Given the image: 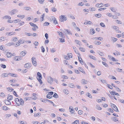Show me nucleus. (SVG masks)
I'll use <instances>...</instances> for the list:
<instances>
[{"label": "nucleus", "mask_w": 124, "mask_h": 124, "mask_svg": "<svg viewBox=\"0 0 124 124\" xmlns=\"http://www.w3.org/2000/svg\"><path fill=\"white\" fill-rule=\"evenodd\" d=\"M18 12V10L16 9H14L11 11L9 12V13L11 15H12Z\"/></svg>", "instance_id": "39448f33"}, {"label": "nucleus", "mask_w": 124, "mask_h": 124, "mask_svg": "<svg viewBox=\"0 0 124 124\" xmlns=\"http://www.w3.org/2000/svg\"><path fill=\"white\" fill-rule=\"evenodd\" d=\"M14 59L16 61H19L20 60L22 59L21 57L20 56H16L14 58Z\"/></svg>", "instance_id": "1a4fd4ad"}, {"label": "nucleus", "mask_w": 124, "mask_h": 124, "mask_svg": "<svg viewBox=\"0 0 124 124\" xmlns=\"http://www.w3.org/2000/svg\"><path fill=\"white\" fill-rule=\"evenodd\" d=\"M106 9V8H101L98 9V10L99 11H100L102 10H104Z\"/></svg>", "instance_id": "6e6d98bb"}, {"label": "nucleus", "mask_w": 124, "mask_h": 124, "mask_svg": "<svg viewBox=\"0 0 124 124\" xmlns=\"http://www.w3.org/2000/svg\"><path fill=\"white\" fill-rule=\"evenodd\" d=\"M59 39L60 40V41L61 42H65V40L64 39H63L62 38H60Z\"/></svg>", "instance_id": "4d7b16f0"}, {"label": "nucleus", "mask_w": 124, "mask_h": 124, "mask_svg": "<svg viewBox=\"0 0 124 124\" xmlns=\"http://www.w3.org/2000/svg\"><path fill=\"white\" fill-rule=\"evenodd\" d=\"M58 32L59 33V35L60 36V37L62 38H63V35L62 32Z\"/></svg>", "instance_id": "5fc2aeb1"}, {"label": "nucleus", "mask_w": 124, "mask_h": 124, "mask_svg": "<svg viewBox=\"0 0 124 124\" xmlns=\"http://www.w3.org/2000/svg\"><path fill=\"white\" fill-rule=\"evenodd\" d=\"M94 39H97L99 40L100 41H102L103 39V38L101 37H95Z\"/></svg>", "instance_id": "ea45409f"}, {"label": "nucleus", "mask_w": 124, "mask_h": 124, "mask_svg": "<svg viewBox=\"0 0 124 124\" xmlns=\"http://www.w3.org/2000/svg\"><path fill=\"white\" fill-rule=\"evenodd\" d=\"M79 49L80 50L82 51L83 52H84L85 51V49L83 47H79Z\"/></svg>", "instance_id": "c9c22d12"}, {"label": "nucleus", "mask_w": 124, "mask_h": 124, "mask_svg": "<svg viewBox=\"0 0 124 124\" xmlns=\"http://www.w3.org/2000/svg\"><path fill=\"white\" fill-rule=\"evenodd\" d=\"M41 99L42 100L41 101L45 103H46V101H47V100H48L47 99H45V100L43 99Z\"/></svg>", "instance_id": "e2e57ef3"}, {"label": "nucleus", "mask_w": 124, "mask_h": 124, "mask_svg": "<svg viewBox=\"0 0 124 124\" xmlns=\"http://www.w3.org/2000/svg\"><path fill=\"white\" fill-rule=\"evenodd\" d=\"M63 92L64 93L66 94H68L69 93V92L67 90L65 89L63 90Z\"/></svg>", "instance_id": "e433bc0d"}, {"label": "nucleus", "mask_w": 124, "mask_h": 124, "mask_svg": "<svg viewBox=\"0 0 124 124\" xmlns=\"http://www.w3.org/2000/svg\"><path fill=\"white\" fill-rule=\"evenodd\" d=\"M52 96L50 94H48L46 96V97L49 99L52 98Z\"/></svg>", "instance_id": "c03bdc74"}, {"label": "nucleus", "mask_w": 124, "mask_h": 124, "mask_svg": "<svg viewBox=\"0 0 124 124\" xmlns=\"http://www.w3.org/2000/svg\"><path fill=\"white\" fill-rule=\"evenodd\" d=\"M13 94L15 95L16 97H18V95L16 93V92L15 91H13Z\"/></svg>", "instance_id": "13d9d810"}, {"label": "nucleus", "mask_w": 124, "mask_h": 124, "mask_svg": "<svg viewBox=\"0 0 124 124\" xmlns=\"http://www.w3.org/2000/svg\"><path fill=\"white\" fill-rule=\"evenodd\" d=\"M89 57L91 59H92L95 61L96 60V58H95V57L94 56H92L91 55H90L89 56Z\"/></svg>", "instance_id": "c85d7f7f"}, {"label": "nucleus", "mask_w": 124, "mask_h": 124, "mask_svg": "<svg viewBox=\"0 0 124 124\" xmlns=\"http://www.w3.org/2000/svg\"><path fill=\"white\" fill-rule=\"evenodd\" d=\"M20 103H21V105H23L24 104V102L23 100L22 99H21L20 100Z\"/></svg>", "instance_id": "4c0bfd02"}, {"label": "nucleus", "mask_w": 124, "mask_h": 124, "mask_svg": "<svg viewBox=\"0 0 124 124\" xmlns=\"http://www.w3.org/2000/svg\"><path fill=\"white\" fill-rule=\"evenodd\" d=\"M69 108L70 111L71 112V113H74V110L72 107L70 106L69 107Z\"/></svg>", "instance_id": "f8f14e48"}, {"label": "nucleus", "mask_w": 124, "mask_h": 124, "mask_svg": "<svg viewBox=\"0 0 124 124\" xmlns=\"http://www.w3.org/2000/svg\"><path fill=\"white\" fill-rule=\"evenodd\" d=\"M26 54V53L25 51H22L20 53V55L21 56H20L21 57V58L22 57H23V56H24Z\"/></svg>", "instance_id": "9d476101"}, {"label": "nucleus", "mask_w": 124, "mask_h": 124, "mask_svg": "<svg viewBox=\"0 0 124 124\" xmlns=\"http://www.w3.org/2000/svg\"><path fill=\"white\" fill-rule=\"evenodd\" d=\"M64 30L67 31V33L68 34L72 35V33L70 31H69L68 29H64Z\"/></svg>", "instance_id": "393cba45"}, {"label": "nucleus", "mask_w": 124, "mask_h": 124, "mask_svg": "<svg viewBox=\"0 0 124 124\" xmlns=\"http://www.w3.org/2000/svg\"><path fill=\"white\" fill-rule=\"evenodd\" d=\"M100 25L102 27H105V25L104 24V23H101L100 24Z\"/></svg>", "instance_id": "052dcab7"}, {"label": "nucleus", "mask_w": 124, "mask_h": 124, "mask_svg": "<svg viewBox=\"0 0 124 124\" xmlns=\"http://www.w3.org/2000/svg\"><path fill=\"white\" fill-rule=\"evenodd\" d=\"M67 54L69 58H71L72 57V54L70 53H69Z\"/></svg>", "instance_id": "de8ad7c7"}, {"label": "nucleus", "mask_w": 124, "mask_h": 124, "mask_svg": "<svg viewBox=\"0 0 124 124\" xmlns=\"http://www.w3.org/2000/svg\"><path fill=\"white\" fill-rule=\"evenodd\" d=\"M24 23V22H21L18 23V25L20 26L23 25Z\"/></svg>", "instance_id": "0e129e2a"}, {"label": "nucleus", "mask_w": 124, "mask_h": 124, "mask_svg": "<svg viewBox=\"0 0 124 124\" xmlns=\"http://www.w3.org/2000/svg\"><path fill=\"white\" fill-rule=\"evenodd\" d=\"M110 105L114 111L117 112H119V110L117 107L115 105L112 103H110Z\"/></svg>", "instance_id": "7ed1b4c3"}, {"label": "nucleus", "mask_w": 124, "mask_h": 124, "mask_svg": "<svg viewBox=\"0 0 124 124\" xmlns=\"http://www.w3.org/2000/svg\"><path fill=\"white\" fill-rule=\"evenodd\" d=\"M13 40L15 42L17 41L18 40V39L16 37H14L13 38Z\"/></svg>", "instance_id": "69168bd1"}, {"label": "nucleus", "mask_w": 124, "mask_h": 124, "mask_svg": "<svg viewBox=\"0 0 124 124\" xmlns=\"http://www.w3.org/2000/svg\"><path fill=\"white\" fill-rule=\"evenodd\" d=\"M110 9L112 12H116V9L114 8H110Z\"/></svg>", "instance_id": "3c124183"}, {"label": "nucleus", "mask_w": 124, "mask_h": 124, "mask_svg": "<svg viewBox=\"0 0 124 124\" xmlns=\"http://www.w3.org/2000/svg\"><path fill=\"white\" fill-rule=\"evenodd\" d=\"M31 60L33 65L35 66H36L37 65V62L35 58L34 57H32L31 58Z\"/></svg>", "instance_id": "20e7f679"}, {"label": "nucleus", "mask_w": 124, "mask_h": 124, "mask_svg": "<svg viewBox=\"0 0 124 124\" xmlns=\"http://www.w3.org/2000/svg\"><path fill=\"white\" fill-rule=\"evenodd\" d=\"M31 8L29 7H24V9L27 10H29V9Z\"/></svg>", "instance_id": "680f3d73"}, {"label": "nucleus", "mask_w": 124, "mask_h": 124, "mask_svg": "<svg viewBox=\"0 0 124 124\" xmlns=\"http://www.w3.org/2000/svg\"><path fill=\"white\" fill-rule=\"evenodd\" d=\"M51 10L54 12H55L56 11V9L55 8L53 7L51 8Z\"/></svg>", "instance_id": "49530a36"}, {"label": "nucleus", "mask_w": 124, "mask_h": 124, "mask_svg": "<svg viewBox=\"0 0 124 124\" xmlns=\"http://www.w3.org/2000/svg\"><path fill=\"white\" fill-rule=\"evenodd\" d=\"M37 78L38 81L40 82V84H42L43 83L41 80L42 79V75L39 72H38L37 73Z\"/></svg>", "instance_id": "f257e3e1"}, {"label": "nucleus", "mask_w": 124, "mask_h": 124, "mask_svg": "<svg viewBox=\"0 0 124 124\" xmlns=\"http://www.w3.org/2000/svg\"><path fill=\"white\" fill-rule=\"evenodd\" d=\"M96 6L97 7L100 8L102 7V5L101 6V4H97L96 5Z\"/></svg>", "instance_id": "09e8293b"}, {"label": "nucleus", "mask_w": 124, "mask_h": 124, "mask_svg": "<svg viewBox=\"0 0 124 124\" xmlns=\"http://www.w3.org/2000/svg\"><path fill=\"white\" fill-rule=\"evenodd\" d=\"M67 77L66 76L64 75L62 76V78L63 79H68V77L66 78Z\"/></svg>", "instance_id": "864d4df0"}, {"label": "nucleus", "mask_w": 124, "mask_h": 124, "mask_svg": "<svg viewBox=\"0 0 124 124\" xmlns=\"http://www.w3.org/2000/svg\"><path fill=\"white\" fill-rule=\"evenodd\" d=\"M53 97L56 98H58V96L56 93H54V95H53Z\"/></svg>", "instance_id": "2f4dec72"}, {"label": "nucleus", "mask_w": 124, "mask_h": 124, "mask_svg": "<svg viewBox=\"0 0 124 124\" xmlns=\"http://www.w3.org/2000/svg\"><path fill=\"white\" fill-rule=\"evenodd\" d=\"M9 100H4V102L6 105H9L11 104V102Z\"/></svg>", "instance_id": "9b49d317"}, {"label": "nucleus", "mask_w": 124, "mask_h": 124, "mask_svg": "<svg viewBox=\"0 0 124 124\" xmlns=\"http://www.w3.org/2000/svg\"><path fill=\"white\" fill-rule=\"evenodd\" d=\"M53 79L51 77H48L47 79V81L48 83L50 84H51L52 82H53Z\"/></svg>", "instance_id": "423d86ee"}, {"label": "nucleus", "mask_w": 124, "mask_h": 124, "mask_svg": "<svg viewBox=\"0 0 124 124\" xmlns=\"http://www.w3.org/2000/svg\"><path fill=\"white\" fill-rule=\"evenodd\" d=\"M11 85L12 86H18L19 85V84H14L12 83L11 84Z\"/></svg>", "instance_id": "8fccbe9b"}, {"label": "nucleus", "mask_w": 124, "mask_h": 124, "mask_svg": "<svg viewBox=\"0 0 124 124\" xmlns=\"http://www.w3.org/2000/svg\"><path fill=\"white\" fill-rule=\"evenodd\" d=\"M95 16L96 17L100 18L101 17L102 15L100 14H95Z\"/></svg>", "instance_id": "b1692460"}, {"label": "nucleus", "mask_w": 124, "mask_h": 124, "mask_svg": "<svg viewBox=\"0 0 124 124\" xmlns=\"http://www.w3.org/2000/svg\"><path fill=\"white\" fill-rule=\"evenodd\" d=\"M102 64L104 65L105 66L107 67L108 68V64L105 62H102Z\"/></svg>", "instance_id": "f704fd0d"}, {"label": "nucleus", "mask_w": 124, "mask_h": 124, "mask_svg": "<svg viewBox=\"0 0 124 124\" xmlns=\"http://www.w3.org/2000/svg\"><path fill=\"white\" fill-rule=\"evenodd\" d=\"M15 33V32L12 31L10 32L6 33V34L7 36H9L14 34Z\"/></svg>", "instance_id": "ddd939ff"}, {"label": "nucleus", "mask_w": 124, "mask_h": 124, "mask_svg": "<svg viewBox=\"0 0 124 124\" xmlns=\"http://www.w3.org/2000/svg\"><path fill=\"white\" fill-rule=\"evenodd\" d=\"M3 19H11V17L10 16H4L3 17Z\"/></svg>", "instance_id": "bb28decb"}, {"label": "nucleus", "mask_w": 124, "mask_h": 124, "mask_svg": "<svg viewBox=\"0 0 124 124\" xmlns=\"http://www.w3.org/2000/svg\"><path fill=\"white\" fill-rule=\"evenodd\" d=\"M7 89H8V90L9 92H12L13 90H14V89L13 88L10 87L8 88Z\"/></svg>", "instance_id": "a18cd8bd"}, {"label": "nucleus", "mask_w": 124, "mask_h": 124, "mask_svg": "<svg viewBox=\"0 0 124 124\" xmlns=\"http://www.w3.org/2000/svg\"><path fill=\"white\" fill-rule=\"evenodd\" d=\"M67 19V17H66L65 15H61L60 16V21L61 22H63L66 21Z\"/></svg>", "instance_id": "f03ea898"}, {"label": "nucleus", "mask_w": 124, "mask_h": 124, "mask_svg": "<svg viewBox=\"0 0 124 124\" xmlns=\"http://www.w3.org/2000/svg\"><path fill=\"white\" fill-rule=\"evenodd\" d=\"M96 109L98 110H101L102 109V108L100 107L98 105H97L96 107Z\"/></svg>", "instance_id": "72a5a7b5"}, {"label": "nucleus", "mask_w": 124, "mask_h": 124, "mask_svg": "<svg viewBox=\"0 0 124 124\" xmlns=\"http://www.w3.org/2000/svg\"><path fill=\"white\" fill-rule=\"evenodd\" d=\"M5 94L3 93H0V96L1 97H5Z\"/></svg>", "instance_id": "37998d69"}, {"label": "nucleus", "mask_w": 124, "mask_h": 124, "mask_svg": "<svg viewBox=\"0 0 124 124\" xmlns=\"http://www.w3.org/2000/svg\"><path fill=\"white\" fill-rule=\"evenodd\" d=\"M87 80L83 79L82 80L81 83L83 84H85L87 83Z\"/></svg>", "instance_id": "aec40b11"}, {"label": "nucleus", "mask_w": 124, "mask_h": 124, "mask_svg": "<svg viewBox=\"0 0 124 124\" xmlns=\"http://www.w3.org/2000/svg\"><path fill=\"white\" fill-rule=\"evenodd\" d=\"M113 29H115V30H116V31H118L119 30V28L118 27L114 26L113 27Z\"/></svg>", "instance_id": "473e14b6"}, {"label": "nucleus", "mask_w": 124, "mask_h": 124, "mask_svg": "<svg viewBox=\"0 0 124 124\" xmlns=\"http://www.w3.org/2000/svg\"><path fill=\"white\" fill-rule=\"evenodd\" d=\"M8 75H10L12 77H16V75L15 74H12L11 73H9Z\"/></svg>", "instance_id": "cd10ccee"}, {"label": "nucleus", "mask_w": 124, "mask_h": 124, "mask_svg": "<svg viewBox=\"0 0 124 124\" xmlns=\"http://www.w3.org/2000/svg\"><path fill=\"white\" fill-rule=\"evenodd\" d=\"M2 109L5 110L7 111L8 109H9V108H8V107L6 106H3L2 108Z\"/></svg>", "instance_id": "4be33fe9"}, {"label": "nucleus", "mask_w": 124, "mask_h": 124, "mask_svg": "<svg viewBox=\"0 0 124 124\" xmlns=\"http://www.w3.org/2000/svg\"><path fill=\"white\" fill-rule=\"evenodd\" d=\"M40 113H38L37 114L35 113L34 114V116L35 117H36L37 116H40Z\"/></svg>", "instance_id": "79ce46f5"}, {"label": "nucleus", "mask_w": 124, "mask_h": 124, "mask_svg": "<svg viewBox=\"0 0 124 124\" xmlns=\"http://www.w3.org/2000/svg\"><path fill=\"white\" fill-rule=\"evenodd\" d=\"M15 101L17 104V106H19L21 105V103H20V100L18 98H16L15 99Z\"/></svg>", "instance_id": "0eeeda50"}, {"label": "nucleus", "mask_w": 124, "mask_h": 124, "mask_svg": "<svg viewBox=\"0 0 124 124\" xmlns=\"http://www.w3.org/2000/svg\"><path fill=\"white\" fill-rule=\"evenodd\" d=\"M79 121L76 120L74 121V122L72 123V124H79Z\"/></svg>", "instance_id": "7c9ffc66"}, {"label": "nucleus", "mask_w": 124, "mask_h": 124, "mask_svg": "<svg viewBox=\"0 0 124 124\" xmlns=\"http://www.w3.org/2000/svg\"><path fill=\"white\" fill-rule=\"evenodd\" d=\"M75 41L76 42V43L77 44H78L79 45H81V42L79 40H75Z\"/></svg>", "instance_id": "a878e982"}, {"label": "nucleus", "mask_w": 124, "mask_h": 124, "mask_svg": "<svg viewBox=\"0 0 124 124\" xmlns=\"http://www.w3.org/2000/svg\"><path fill=\"white\" fill-rule=\"evenodd\" d=\"M31 66V63H28L25 64L24 65V67L28 69L30 68Z\"/></svg>", "instance_id": "6e6552de"}, {"label": "nucleus", "mask_w": 124, "mask_h": 124, "mask_svg": "<svg viewBox=\"0 0 124 124\" xmlns=\"http://www.w3.org/2000/svg\"><path fill=\"white\" fill-rule=\"evenodd\" d=\"M116 71L118 72H122V69H120L119 68H117L116 69Z\"/></svg>", "instance_id": "603ef678"}, {"label": "nucleus", "mask_w": 124, "mask_h": 124, "mask_svg": "<svg viewBox=\"0 0 124 124\" xmlns=\"http://www.w3.org/2000/svg\"><path fill=\"white\" fill-rule=\"evenodd\" d=\"M6 56L7 57H10L12 56V54L11 53H7L6 54Z\"/></svg>", "instance_id": "f3484780"}, {"label": "nucleus", "mask_w": 124, "mask_h": 124, "mask_svg": "<svg viewBox=\"0 0 124 124\" xmlns=\"http://www.w3.org/2000/svg\"><path fill=\"white\" fill-rule=\"evenodd\" d=\"M13 99V97L12 95H8V97L7 99L9 100H11Z\"/></svg>", "instance_id": "412c9836"}, {"label": "nucleus", "mask_w": 124, "mask_h": 124, "mask_svg": "<svg viewBox=\"0 0 124 124\" xmlns=\"http://www.w3.org/2000/svg\"><path fill=\"white\" fill-rule=\"evenodd\" d=\"M90 32L92 35H93L95 33V32L93 29H91L90 30Z\"/></svg>", "instance_id": "6ab92c4d"}, {"label": "nucleus", "mask_w": 124, "mask_h": 124, "mask_svg": "<svg viewBox=\"0 0 124 124\" xmlns=\"http://www.w3.org/2000/svg\"><path fill=\"white\" fill-rule=\"evenodd\" d=\"M52 18L53 21V22L54 23V24L55 25L58 24V23L57 21L56 20V18H55L54 17H53Z\"/></svg>", "instance_id": "4468645a"}, {"label": "nucleus", "mask_w": 124, "mask_h": 124, "mask_svg": "<svg viewBox=\"0 0 124 124\" xmlns=\"http://www.w3.org/2000/svg\"><path fill=\"white\" fill-rule=\"evenodd\" d=\"M69 86L70 87L74 88L75 87V85L72 83L70 84H69Z\"/></svg>", "instance_id": "c756f323"}, {"label": "nucleus", "mask_w": 124, "mask_h": 124, "mask_svg": "<svg viewBox=\"0 0 124 124\" xmlns=\"http://www.w3.org/2000/svg\"><path fill=\"white\" fill-rule=\"evenodd\" d=\"M39 2L41 4H43L44 1V0H38Z\"/></svg>", "instance_id": "bf43d9fd"}, {"label": "nucleus", "mask_w": 124, "mask_h": 124, "mask_svg": "<svg viewBox=\"0 0 124 124\" xmlns=\"http://www.w3.org/2000/svg\"><path fill=\"white\" fill-rule=\"evenodd\" d=\"M87 93L88 94V96L90 98H92V96L91 95V94L89 93Z\"/></svg>", "instance_id": "774afa93"}, {"label": "nucleus", "mask_w": 124, "mask_h": 124, "mask_svg": "<svg viewBox=\"0 0 124 124\" xmlns=\"http://www.w3.org/2000/svg\"><path fill=\"white\" fill-rule=\"evenodd\" d=\"M78 70L80 71L83 73V74H85V71H84L82 67H79L78 68Z\"/></svg>", "instance_id": "a211bd4d"}, {"label": "nucleus", "mask_w": 124, "mask_h": 124, "mask_svg": "<svg viewBox=\"0 0 124 124\" xmlns=\"http://www.w3.org/2000/svg\"><path fill=\"white\" fill-rule=\"evenodd\" d=\"M117 119V118L116 117H113L111 118V119L113 121L116 122V121H118V120Z\"/></svg>", "instance_id": "5701e85b"}, {"label": "nucleus", "mask_w": 124, "mask_h": 124, "mask_svg": "<svg viewBox=\"0 0 124 124\" xmlns=\"http://www.w3.org/2000/svg\"><path fill=\"white\" fill-rule=\"evenodd\" d=\"M1 67L3 68L4 69L6 68V66L5 65L3 64H1Z\"/></svg>", "instance_id": "338daca9"}, {"label": "nucleus", "mask_w": 124, "mask_h": 124, "mask_svg": "<svg viewBox=\"0 0 124 124\" xmlns=\"http://www.w3.org/2000/svg\"><path fill=\"white\" fill-rule=\"evenodd\" d=\"M49 24V23L47 22H45L44 23L43 25L44 26H45L48 25Z\"/></svg>", "instance_id": "58836bf2"}, {"label": "nucleus", "mask_w": 124, "mask_h": 124, "mask_svg": "<svg viewBox=\"0 0 124 124\" xmlns=\"http://www.w3.org/2000/svg\"><path fill=\"white\" fill-rule=\"evenodd\" d=\"M97 53L99 54L101 56H103L104 55L103 53L102 52H101L100 50L98 51Z\"/></svg>", "instance_id": "dca6fc26"}, {"label": "nucleus", "mask_w": 124, "mask_h": 124, "mask_svg": "<svg viewBox=\"0 0 124 124\" xmlns=\"http://www.w3.org/2000/svg\"><path fill=\"white\" fill-rule=\"evenodd\" d=\"M78 58L79 61L80 63L82 65H83L84 64L83 62L81 57L78 56Z\"/></svg>", "instance_id": "2eb2a0df"}, {"label": "nucleus", "mask_w": 124, "mask_h": 124, "mask_svg": "<svg viewBox=\"0 0 124 124\" xmlns=\"http://www.w3.org/2000/svg\"><path fill=\"white\" fill-rule=\"evenodd\" d=\"M29 24L31 26H32L34 27H35V26H36V24L31 22Z\"/></svg>", "instance_id": "a19ab883"}]
</instances>
